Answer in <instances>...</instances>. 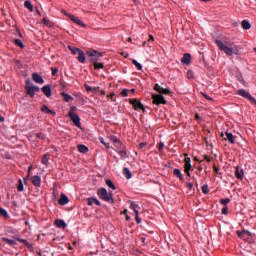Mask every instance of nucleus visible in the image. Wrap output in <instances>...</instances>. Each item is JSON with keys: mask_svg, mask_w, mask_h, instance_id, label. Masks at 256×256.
Listing matches in <instances>:
<instances>
[{"mask_svg": "<svg viewBox=\"0 0 256 256\" xmlns=\"http://www.w3.org/2000/svg\"><path fill=\"white\" fill-rule=\"evenodd\" d=\"M155 91L158 92V94L152 95V100L155 105H166L167 101L163 95H170L171 91L170 89H165L164 87H161L159 83H156L154 86Z\"/></svg>", "mask_w": 256, "mask_h": 256, "instance_id": "f257e3e1", "label": "nucleus"}, {"mask_svg": "<svg viewBox=\"0 0 256 256\" xmlns=\"http://www.w3.org/2000/svg\"><path fill=\"white\" fill-rule=\"evenodd\" d=\"M216 45L220 51H223L228 56L238 55L239 53V49L236 44H225V42H222V40H216Z\"/></svg>", "mask_w": 256, "mask_h": 256, "instance_id": "f03ea898", "label": "nucleus"}, {"mask_svg": "<svg viewBox=\"0 0 256 256\" xmlns=\"http://www.w3.org/2000/svg\"><path fill=\"white\" fill-rule=\"evenodd\" d=\"M97 196L105 202H110L111 204H114L115 202V199L113 198V193L108 192L107 188H99L97 190Z\"/></svg>", "mask_w": 256, "mask_h": 256, "instance_id": "7ed1b4c3", "label": "nucleus"}, {"mask_svg": "<svg viewBox=\"0 0 256 256\" xmlns=\"http://www.w3.org/2000/svg\"><path fill=\"white\" fill-rule=\"evenodd\" d=\"M87 55L90 59V62L93 63L94 69H96V65H98V61L103 55H101V53H98L97 51H87Z\"/></svg>", "mask_w": 256, "mask_h": 256, "instance_id": "20e7f679", "label": "nucleus"}, {"mask_svg": "<svg viewBox=\"0 0 256 256\" xmlns=\"http://www.w3.org/2000/svg\"><path fill=\"white\" fill-rule=\"evenodd\" d=\"M236 94L244 97L245 99H248L251 103L256 105V98L252 97L251 93H249V91H246V89H238V91H236Z\"/></svg>", "mask_w": 256, "mask_h": 256, "instance_id": "39448f33", "label": "nucleus"}, {"mask_svg": "<svg viewBox=\"0 0 256 256\" xmlns=\"http://www.w3.org/2000/svg\"><path fill=\"white\" fill-rule=\"evenodd\" d=\"M130 103L136 111H139L140 109H142V111H145L143 103H141V101H139L138 99H130Z\"/></svg>", "mask_w": 256, "mask_h": 256, "instance_id": "423d86ee", "label": "nucleus"}, {"mask_svg": "<svg viewBox=\"0 0 256 256\" xmlns=\"http://www.w3.org/2000/svg\"><path fill=\"white\" fill-rule=\"evenodd\" d=\"M63 12L64 14H66V16H69V18L73 20V22H75L76 24H79L80 26H83V27L86 26L85 22H83V20H80L78 16H74V14H68V12H66L65 10Z\"/></svg>", "mask_w": 256, "mask_h": 256, "instance_id": "0eeeda50", "label": "nucleus"}, {"mask_svg": "<svg viewBox=\"0 0 256 256\" xmlns=\"http://www.w3.org/2000/svg\"><path fill=\"white\" fill-rule=\"evenodd\" d=\"M69 117L71 118V120L73 121V123L75 125H77V127H80L81 125V120L80 117L78 115V113H72V111H69Z\"/></svg>", "mask_w": 256, "mask_h": 256, "instance_id": "6e6552de", "label": "nucleus"}, {"mask_svg": "<svg viewBox=\"0 0 256 256\" xmlns=\"http://www.w3.org/2000/svg\"><path fill=\"white\" fill-rule=\"evenodd\" d=\"M188 170H192L191 158L185 154L184 158V172L187 173Z\"/></svg>", "mask_w": 256, "mask_h": 256, "instance_id": "1a4fd4ad", "label": "nucleus"}, {"mask_svg": "<svg viewBox=\"0 0 256 256\" xmlns=\"http://www.w3.org/2000/svg\"><path fill=\"white\" fill-rule=\"evenodd\" d=\"M41 177L40 176H34V186H36L37 190H36V194H34L35 196H38L41 192V190H39L40 186H41Z\"/></svg>", "mask_w": 256, "mask_h": 256, "instance_id": "9d476101", "label": "nucleus"}, {"mask_svg": "<svg viewBox=\"0 0 256 256\" xmlns=\"http://www.w3.org/2000/svg\"><path fill=\"white\" fill-rule=\"evenodd\" d=\"M237 234L240 236V238H244V240H247V238L252 236V232H250V230H242L241 232L238 230Z\"/></svg>", "mask_w": 256, "mask_h": 256, "instance_id": "9b49d317", "label": "nucleus"}, {"mask_svg": "<svg viewBox=\"0 0 256 256\" xmlns=\"http://www.w3.org/2000/svg\"><path fill=\"white\" fill-rule=\"evenodd\" d=\"M42 92L46 97H51L52 96V86L51 85H44L42 87Z\"/></svg>", "mask_w": 256, "mask_h": 256, "instance_id": "f8f14e48", "label": "nucleus"}, {"mask_svg": "<svg viewBox=\"0 0 256 256\" xmlns=\"http://www.w3.org/2000/svg\"><path fill=\"white\" fill-rule=\"evenodd\" d=\"M33 79L35 83H38V85H44L45 81L39 73H34Z\"/></svg>", "mask_w": 256, "mask_h": 256, "instance_id": "ddd939ff", "label": "nucleus"}, {"mask_svg": "<svg viewBox=\"0 0 256 256\" xmlns=\"http://www.w3.org/2000/svg\"><path fill=\"white\" fill-rule=\"evenodd\" d=\"M26 92L27 95H30V97H33V85H31V82L29 80H26Z\"/></svg>", "mask_w": 256, "mask_h": 256, "instance_id": "4468645a", "label": "nucleus"}, {"mask_svg": "<svg viewBox=\"0 0 256 256\" xmlns=\"http://www.w3.org/2000/svg\"><path fill=\"white\" fill-rule=\"evenodd\" d=\"M181 61L184 65H190L191 55L189 53H185L184 56L182 57Z\"/></svg>", "mask_w": 256, "mask_h": 256, "instance_id": "2eb2a0df", "label": "nucleus"}, {"mask_svg": "<svg viewBox=\"0 0 256 256\" xmlns=\"http://www.w3.org/2000/svg\"><path fill=\"white\" fill-rule=\"evenodd\" d=\"M59 204H61L62 206H65V204H68L69 202V198L68 196H66V194H61L60 198L58 200Z\"/></svg>", "mask_w": 256, "mask_h": 256, "instance_id": "dca6fc26", "label": "nucleus"}, {"mask_svg": "<svg viewBox=\"0 0 256 256\" xmlns=\"http://www.w3.org/2000/svg\"><path fill=\"white\" fill-rule=\"evenodd\" d=\"M87 204L88 206H93V204H96V206H101V202L98 200V198H88Z\"/></svg>", "mask_w": 256, "mask_h": 256, "instance_id": "f3484780", "label": "nucleus"}, {"mask_svg": "<svg viewBox=\"0 0 256 256\" xmlns=\"http://www.w3.org/2000/svg\"><path fill=\"white\" fill-rule=\"evenodd\" d=\"M173 174H174V176H176V178H179V180H181L182 182H184L185 178H184V176H183L181 170H179V168H175V169L173 170Z\"/></svg>", "mask_w": 256, "mask_h": 256, "instance_id": "a211bd4d", "label": "nucleus"}, {"mask_svg": "<svg viewBox=\"0 0 256 256\" xmlns=\"http://www.w3.org/2000/svg\"><path fill=\"white\" fill-rule=\"evenodd\" d=\"M235 176H236V178H238V180H243V178H244V170L240 169L239 166L236 167Z\"/></svg>", "mask_w": 256, "mask_h": 256, "instance_id": "6ab92c4d", "label": "nucleus"}, {"mask_svg": "<svg viewBox=\"0 0 256 256\" xmlns=\"http://www.w3.org/2000/svg\"><path fill=\"white\" fill-rule=\"evenodd\" d=\"M78 61L80 63H85L86 61L85 53L81 49H78Z\"/></svg>", "mask_w": 256, "mask_h": 256, "instance_id": "aec40b11", "label": "nucleus"}, {"mask_svg": "<svg viewBox=\"0 0 256 256\" xmlns=\"http://www.w3.org/2000/svg\"><path fill=\"white\" fill-rule=\"evenodd\" d=\"M41 111H43L44 113H51L52 115H56V111H54L53 109H50L48 107V105H42L41 107Z\"/></svg>", "mask_w": 256, "mask_h": 256, "instance_id": "412c9836", "label": "nucleus"}, {"mask_svg": "<svg viewBox=\"0 0 256 256\" xmlns=\"http://www.w3.org/2000/svg\"><path fill=\"white\" fill-rule=\"evenodd\" d=\"M55 224L56 226H58V228H66L67 226L65 220H62L61 218H58L57 220H55Z\"/></svg>", "mask_w": 256, "mask_h": 256, "instance_id": "4be33fe9", "label": "nucleus"}, {"mask_svg": "<svg viewBox=\"0 0 256 256\" xmlns=\"http://www.w3.org/2000/svg\"><path fill=\"white\" fill-rule=\"evenodd\" d=\"M2 241L4 243H7V245H10V247H14V245H17V242L15 240L9 239V238H2Z\"/></svg>", "mask_w": 256, "mask_h": 256, "instance_id": "5701e85b", "label": "nucleus"}, {"mask_svg": "<svg viewBox=\"0 0 256 256\" xmlns=\"http://www.w3.org/2000/svg\"><path fill=\"white\" fill-rule=\"evenodd\" d=\"M84 87L88 93H90L91 91L93 93H97L98 89H100V87H91L90 85H87V84H85Z\"/></svg>", "mask_w": 256, "mask_h": 256, "instance_id": "b1692460", "label": "nucleus"}, {"mask_svg": "<svg viewBox=\"0 0 256 256\" xmlns=\"http://www.w3.org/2000/svg\"><path fill=\"white\" fill-rule=\"evenodd\" d=\"M77 148L78 151H80V153L82 154H87V151H89V148H87V146H84V144H79Z\"/></svg>", "mask_w": 256, "mask_h": 256, "instance_id": "393cba45", "label": "nucleus"}, {"mask_svg": "<svg viewBox=\"0 0 256 256\" xmlns=\"http://www.w3.org/2000/svg\"><path fill=\"white\" fill-rule=\"evenodd\" d=\"M61 95L64 101H66L67 103H69L70 101H73L72 95H69L68 93H65V92L61 93Z\"/></svg>", "mask_w": 256, "mask_h": 256, "instance_id": "a878e982", "label": "nucleus"}, {"mask_svg": "<svg viewBox=\"0 0 256 256\" xmlns=\"http://www.w3.org/2000/svg\"><path fill=\"white\" fill-rule=\"evenodd\" d=\"M123 174L127 178V180H130L132 178V173L130 172L129 168H124Z\"/></svg>", "mask_w": 256, "mask_h": 256, "instance_id": "bb28decb", "label": "nucleus"}, {"mask_svg": "<svg viewBox=\"0 0 256 256\" xmlns=\"http://www.w3.org/2000/svg\"><path fill=\"white\" fill-rule=\"evenodd\" d=\"M226 138L230 141V143H235V137L233 133L226 131Z\"/></svg>", "mask_w": 256, "mask_h": 256, "instance_id": "cd10ccee", "label": "nucleus"}, {"mask_svg": "<svg viewBox=\"0 0 256 256\" xmlns=\"http://www.w3.org/2000/svg\"><path fill=\"white\" fill-rule=\"evenodd\" d=\"M0 217H4V219H9V213L4 208H0Z\"/></svg>", "mask_w": 256, "mask_h": 256, "instance_id": "c85d7f7f", "label": "nucleus"}, {"mask_svg": "<svg viewBox=\"0 0 256 256\" xmlns=\"http://www.w3.org/2000/svg\"><path fill=\"white\" fill-rule=\"evenodd\" d=\"M128 202L130 204V208L134 210L135 214L137 215L138 204H136V202H133L132 200H129Z\"/></svg>", "mask_w": 256, "mask_h": 256, "instance_id": "c756f323", "label": "nucleus"}, {"mask_svg": "<svg viewBox=\"0 0 256 256\" xmlns=\"http://www.w3.org/2000/svg\"><path fill=\"white\" fill-rule=\"evenodd\" d=\"M132 64L138 69V71H142L143 65H141V63H138L136 59H132Z\"/></svg>", "mask_w": 256, "mask_h": 256, "instance_id": "7c9ffc66", "label": "nucleus"}, {"mask_svg": "<svg viewBox=\"0 0 256 256\" xmlns=\"http://www.w3.org/2000/svg\"><path fill=\"white\" fill-rule=\"evenodd\" d=\"M242 27L246 30H249V28H251V23L249 20H242Z\"/></svg>", "mask_w": 256, "mask_h": 256, "instance_id": "2f4dec72", "label": "nucleus"}, {"mask_svg": "<svg viewBox=\"0 0 256 256\" xmlns=\"http://www.w3.org/2000/svg\"><path fill=\"white\" fill-rule=\"evenodd\" d=\"M24 7H26V9H29V11L33 12V4H31V1L26 0L24 3Z\"/></svg>", "mask_w": 256, "mask_h": 256, "instance_id": "473e14b6", "label": "nucleus"}, {"mask_svg": "<svg viewBox=\"0 0 256 256\" xmlns=\"http://www.w3.org/2000/svg\"><path fill=\"white\" fill-rule=\"evenodd\" d=\"M69 51H71L72 55H78L79 56V49L77 47H68Z\"/></svg>", "mask_w": 256, "mask_h": 256, "instance_id": "72a5a7b5", "label": "nucleus"}, {"mask_svg": "<svg viewBox=\"0 0 256 256\" xmlns=\"http://www.w3.org/2000/svg\"><path fill=\"white\" fill-rule=\"evenodd\" d=\"M42 22L46 25V26H53V22L51 20H49L48 18H42Z\"/></svg>", "mask_w": 256, "mask_h": 256, "instance_id": "f704fd0d", "label": "nucleus"}, {"mask_svg": "<svg viewBox=\"0 0 256 256\" xmlns=\"http://www.w3.org/2000/svg\"><path fill=\"white\" fill-rule=\"evenodd\" d=\"M106 185H107L109 188H112V190H116V186H115V184L113 183L112 180H106Z\"/></svg>", "mask_w": 256, "mask_h": 256, "instance_id": "c9c22d12", "label": "nucleus"}, {"mask_svg": "<svg viewBox=\"0 0 256 256\" xmlns=\"http://www.w3.org/2000/svg\"><path fill=\"white\" fill-rule=\"evenodd\" d=\"M13 42L15 43V45H17V47H21V49H23V41H21L20 39H14Z\"/></svg>", "mask_w": 256, "mask_h": 256, "instance_id": "e433bc0d", "label": "nucleus"}, {"mask_svg": "<svg viewBox=\"0 0 256 256\" xmlns=\"http://www.w3.org/2000/svg\"><path fill=\"white\" fill-rule=\"evenodd\" d=\"M41 161H42V164L47 165L49 162V156L45 154L44 156H42Z\"/></svg>", "mask_w": 256, "mask_h": 256, "instance_id": "4c0bfd02", "label": "nucleus"}, {"mask_svg": "<svg viewBox=\"0 0 256 256\" xmlns=\"http://www.w3.org/2000/svg\"><path fill=\"white\" fill-rule=\"evenodd\" d=\"M229 202H230V198H222L220 200V204H223L224 206H228Z\"/></svg>", "mask_w": 256, "mask_h": 256, "instance_id": "58836bf2", "label": "nucleus"}, {"mask_svg": "<svg viewBox=\"0 0 256 256\" xmlns=\"http://www.w3.org/2000/svg\"><path fill=\"white\" fill-rule=\"evenodd\" d=\"M202 192L203 194H209L210 190L208 184H204V186H202Z\"/></svg>", "mask_w": 256, "mask_h": 256, "instance_id": "ea45409f", "label": "nucleus"}, {"mask_svg": "<svg viewBox=\"0 0 256 256\" xmlns=\"http://www.w3.org/2000/svg\"><path fill=\"white\" fill-rule=\"evenodd\" d=\"M17 189H18V191H23V180L22 179H20L18 181Z\"/></svg>", "mask_w": 256, "mask_h": 256, "instance_id": "a19ab883", "label": "nucleus"}, {"mask_svg": "<svg viewBox=\"0 0 256 256\" xmlns=\"http://www.w3.org/2000/svg\"><path fill=\"white\" fill-rule=\"evenodd\" d=\"M136 222H137V224H141V218L139 216V210L138 209L136 210Z\"/></svg>", "mask_w": 256, "mask_h": 256, "instance_id": "79ce46f5", "label": "nucleus"}, {"mask_svg": "<svg viewBox=\"0 0 256 256\" xmlns=\"http://www.w3.org/2000/svg\"><path fill=\"white\" fill-rule=\"evenodd\" d=\"M119 154H120L121 158H127L126 150H120Z\"/></svg>", "mask_w": 256, "mask_h": 256, "instance_id": "37998d69", "label": "nucleus"}, {"mask_svg": "<svg viewBox=\"0 0 256 256\" xmlns=\"http://www.w3.org/2000/svg\"><path fill=\"white\" fill-rule=\"evenodd\" d=\"M128 93H129V89H123V90L121 91V95H122L123 97H128Z\"/></svg>", "mask_w": 256, "mask_h": 256, "instance_id": "c03bdc74", "label": "nucleus"}, {"mask_svg": "<svg viewBox=\"0 0 256 256\" xmlns=\"http://www.w3.org/2000/svg\"><path fill=\"white\" fill-rule=\"evenodd\" d=\"M95 69H104V63H98L97 61V65H95Z\"/></svg>", "mask_w": 256, "mask_h": 256, "instance_id": "a18cd8bd", "label": "nucleus"}, {"mask_svg": "<svg viewBox=\"0 0 256 256\" xmlns=\"http://www.w3.org/2000/svg\"><path fill=\"white\" fill-rule=\"evenodd\" d=\"M18 241H20V242L23 243L24 245H27V247H31V246L29 245V242H28L27 240H25V239H18Z\"/></svg>", "mask_w": 256, "mask_h": 256, "instance_id": "49530a36", "label": "nucleus"}, {"mask_svg": "<svg viewBox=\"0 0 256 256\" xmlns=\"http://www.w3.org/2000/svg\"><path fill=\"white\" fill-rule=\"evenodd\" d=\"M164 147H165L164 142H160V144L158 145V150L163 151Z\"/></svg>", "mask_w": 256, "mask_h": 256, "instance_id": "de8ad7c7", "label": "nucleus"}, {"mask_svg": "<svg viewBox=\"0 0 256 256\" xmlns=\"http://www.w3.org/2000/svg\"><path fill=\"white\" fill-rule=\"evenodd\" d=\"M222 214H228V206L223 205Z\"/></svg>", "mask_w": 256, "mask_h": 256, "instance_id": "09e8293b", "label": "nucleus"}, {"mask_svg": "<svg viewBox=\"0 0 256 256\" xmlns=\"http://www.w3.org/2000/svg\"><path fill=\"white\" fill-rule=\"evenodd\" d=\"M34 10H35L36 14H38V16H41V11L39 10L38 6H35Z\"/></svg>", "mask_w": 256, "mask_h": 256, "instance_id": "8fccbe9b", "label": "nucleus"}, {"mask_svg": "<svg viewBox=\"0 0 256 256\" xmlns=\"http://www.w3.org/2000/svg\"><path fill=\"white\" fill-rule=\"evenodd\" d=\"M187 187L190 189V190H193V183L192 182H188L187 183Z\"/></svg>", "mask_w": 256, "mask_h": 256, "instance_id": "3c124183", "label": "nucleus"}, {"mask_svg": "<svg viewBox=\"0 0 256 256\" xmlns=\"http://www.w3.org/2000/svg\"><path fill=\"white\" fill-rule=\"evenodd\" d=\"M36 136L41 138V139L45 138V135L43 133H36Z\"/></svg>", "mask_w": 256, "mask_h": 256, "instance_id": "603ef678", "label": "nucleus"}, {"mask_svg": "<svg viewBox=\"0 0 256 256\" xmlns=\"http://www.w3.org/2000/svg\"><path fill=\"white\" fill-rule=\"evenodd\" d=\"M213 169H214V172H215L216 174H219V173H220V170H219V168H217V166H213Z\"/></svg>", "mask_w": 256, "mask_h": 256, "instance_id": "864d4df0", "label": "nucleus"}, {"mask_svg": "<svg viewBox=\"0 0 256 256\" xmlns=\"http://www.w3.org/2000/svg\"><path fill=\"white\" fill-rule=\"evenodd\" d=\"M57 73H58V69L57 68L52 69V75L53 76L57 75Z\"/></svg>", "mask_w": 256, "mask_h": 256, "instance_id": "5fc2aeb1", "label": "nucleus"}, {"mask_svg": "<svg viewBox=\"0 0 256 256\" xmlns=\"http://www.w3.org/2000/svg\"><path fill=\"white\" fill-rule=\"evenodd\" d=\"M146 142H141V144L139 145L140 149H143V147H146Z\"/></svg>", "mask_w": 256, "mask_h": 256, "instance_id": "6e6d98bb", "label": "nucleus"}, {"mask_svg": "<svg viewBox=\"0 0 256 256\" xmlns=\"http://www.w3.org/2000/svg\"><path fill=\"white\" fill-rule=\"evenodd\" d=\"M76 109H77V107H75L74 105H72V107L70 108V111H71L72 113H75Z\"/></svg>", "mask_w": 256, "mask_h": 256, "instance_id": "4d7b16f0", "label": "nucleus"}, {"mask_svg": "<svg viewBox=\"0 0 256 256\" xmlns=\"http://www.w3.org/2000/svg\"><path fill=\"white\" fill-rule=\"evenodd\" d=\"M150 41H154V36L152 34L149 35L148 43H150Z\"/></svg>", "mask_w": 256, "mask_h": 256, "instance_id": "13d9d810", "label": "nucleus"}, {"mask_svg": "<svg viewBox=\"0 0 256 256\" xmlns=\"http://www.w3.org/2000/svg\"><path fill=\"white\" fill-rule=\"evenodd\" d=\"M36 91H40V87L34 85V94H35Z\"/></svg>", "mask_w": 256, "mask_h": 256, "instance_id": "bf43d9fd", "label": "nucleus"}, {"mask_svg": "<svg viewBox=\"0 0 256 256\" xmlns=\"http://www.w3.org/2000/svg\"><path fill=\"white\" fill-rule=\"evenodd\" d=\"M191 77H193V71H188V78L190 79Z\"/></svg>", "mask_w": 256, "mask_h": 256, "instance_id": "052dcab7", "label": "nucleus"}, {"mask_svg": "<svg viewBox=\"0 0 256 256\" xmlns=\"http://www.w3.org/2000/svg\"><path fill=\"white\" fill-rule=\"evenodd\" d=\"M203 96L205 97V99L211 100L210 95H206V94L204 93Z\"/></svg>", "mask_w": 256, "mask_h": 256, "instance_id": "680f3d73", "label": "nucleus"}, {"mask_svg": "<svg viewBox=\"0 0 256 256\" xmlns=\"http://www.w3.org/2000/svg\"><path fill=\"white\" fill-rule=\"evenodd\" d=\"M204 159H205L207 162H211V158H209V156H204Z\"/></svg>", "mask_w": 256, "mask_h": 256, "instance_id": "e2e57ef3", "label": "nucleus"}, {"mask_svg": "<svg viewBox=\"0 0 256 256\" xmlns=\"http://www.w3.org/2000/svg\"><path fill=\"white\" fill-rule=\"evenodd\" d=\"M0 122H1V123H4V122H5V117L0 116Z\"/></svg>", "mask_w": 256, "mask_h": 256, "instance_id": "0e129e2a", "label": "nucleus"}, {"mask_svg": "<svg viewBox=\"0 0 256 256\" xmlns=\"http://www.w3.org/2000/svg\"><path fill=\"white\" fill-rule=\"evenodd\" d=\"M195 119H201L199 113H196V114H195Z\"/></svg>", "mask_w": 256, "mask_h": 256, "instance_id": "69168bd1", "label": "nucleus"}, {"mask_svg": "<svg viewBox=\"0 0 256 256\" xmlns=\"http://www.w3.org/2000/svg\"><path fill=\"white\" fill-rule=\"evenodd\" d=\"M126 220H131V216H129V214H128V212H127V214H126Z\"/></svg>", "mask_w": 256, "mask_h": 256, "instance_id": "338daca9", "label": "nucleus"}, {"mask_svg": "<svg viewBox=\"0 0 256 256\" xmlns=\"http://www.w3.org/2000/svg\"><path fill=\"white\" fill-rule=\"evenodd\" d=\"M141 240H142L143 243H145L146 238H145L144 236H142V237H141Z\"/></svg>", "mask_w": 256, "mask_h": 256, "instance_id": "774afa93", "label": "nucleus"}]
</instances>
